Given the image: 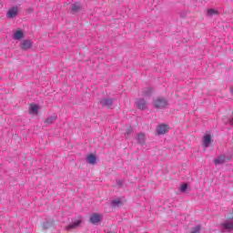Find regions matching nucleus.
Instances as JSON below:
<instances>
[{
  "mask_svg": "<svg viewBox=\"0 0 233 233\" xmlns=\"http://www.w3.org/2000/svg\"><path fill=\"white\" fill-rule=\"evenodd\" d=\"M23 37H25V33H23V30L18 29L16 30V32H15L14 39H16L17 41H19L20 39H23Z\"/></svg>",
  "mask_w": 233,
  "mask_h": 233,
  "instance_id": "10",
  "label": "nucleus"
},
{
  "mask_svg": "<svg viewBox=\"0 0 233 233\" xmlns=\"http://www.w3.org/2000/svg\"><path fill=\"white\" fill-rule=\"evenodd\" d=\"M169 128L170 127L168 125L159 124L157 127V134L158 136H163L164 134H167V132H168Z\"/></svg>",
  "mask_w": 233,
  "mask_h": 233,
  "instance_id": "2",
  "label": "nucleus"
},
{
  "mask_svg": "<svg viewBox=\"0 0 233 233\" xmlns=\"http://www.w3.org/2000/svg\"><path fill=\"white\" fill-rule=\"evenodd\" d=\"M37 112H39V106L31 104L29 106V114H37Z\"/></svg>",
  "mask_w": 233,
  "mask_h": 233,
  "instance_id": "11",
  "label": "nucleus"
},
{
  "mask_svg": "<svg viewBox=\"0 0 233 233\" xmlns=\"http://www.w3.org/2000/svg\"><path fill=\"white\" fill-rule=\"evenodd\" d=\"M100 103L103 106L110 108L113 105V100L111 98H104L100 101Z\"/></svg>",
  "mask_w": 233,
  "mask_h": 233,
  "instance_id": "8",
  "label": "nucleus"
},
{
  "mask_svg": "<svg viewBox=\"0 0 233 233\" xmlns=\"http://www.w3.org/2000/svg\"><path fill=\"white\" fill-rule=\"evenodd\" d=\"M111 205L113 208H117V207H121V205H123V202H121V199L116 198L111 201Z\"/></svg>",
  "mask_w": 233,
  "mask_h": 233,
  "instance_id": "13",
  "label": "nucleus"
},
{
  "mask_svg": "<svg viewBox=\"0 0 233 233\" xmlns=\"http://www.w3.org/2000/svg\"><path fill=\"white\" fill-rule=\"evenodd\" d=\"M73 12H79V10H81V6L77 5H74L72 7Z\"/></svg>",
  "mask_w": 233,
  "mask_h": 233,
  "instance_id": "21",
  "label": "nucleus"
},
{
  "mask_svg": "<svg viewBox=\"0 0 233 233\" xmlns=\"http://www.w3.org/2000/svg\"><path fill=\"white\" fill-rule=\"evenodd\" d=\"M212 137H210L209 134L204 136L203 137V147H205V148H208V147H210V143H212Z\"/></svg>",
  "mask_w": 233,
  "mask_h": 233,
  "instance_id": "6",
  "label": "nucleus"
},
{
  "mask_svg": "<svg viewBox=\"0 0 233 233\" xmlns=\"http://www.w3.org/2000/svg\"><path fill=\"white\" fill-rule=\"evenodd\" d=\"M216 14H218V11H216L215 9L208 10V15H216Z\"/></svg>",
  "mask_w": 233,
  "mask_h": 233,
  "instance_id": "19",
  "label": "nucleus"
},
{
  "mask_svg": "<svg viewBox=\"0 0 233 233\" xmlns=\"http://www.w3.org/2000/svg\"><path fill=\"white\" fill-rule=\"evenodd\" d=\"M145 138H146L145 134H143V133H139L137 137V139L138 143H140V145L145 144Z\"/></svg>",
  "mask_w": 233,
  "mask_h": 233,
  "instance_id": "14",
  "label": "nucleus"
},
{
  "mask_svg": "<svg viewBox=\"0 0 233 233\" xmlns=\"http://www.w3.org/2000/svg\"><path fill=\"white\" fill-rule=\"evenodd\" d=\"M22 50H30L32 48V42L30 40H24L21 42Z\"/></svg>",
  "mask_w": 233,
  "mask_h": 233,
  "instance_id": "7",
  "label": "nucleus"
},
{
  "mask_svg": "<svg viewBox=\"0 0 233 233\" xmlns=\"http://www.w3.org/2000/svg\"><path fill=\"white\" fill-rule=\"evenodd\" d=\"M80 225H81V219H77L75 222H73L72 224L66 226L65 229L67 231L74 230V229L77 228V227H79Z\"/></svg>",
  "mask_w": 233,
  "mask_h": 233,
  "instance_id": "4",
  "label": "nucleus"
},
{
  "mask_svg": "<svg viewBox=\"0 0 233 233\" xmlns=\"http://www.w3.org/2000/svg\"><path fill=\"white\" fill-rule=\"evenodd\" d=\"M187 188H188V184H183L180 187V192H187Z\"/></svg>",
  "mask_w": 233,
  "mask_h": 233,
  "instance_id": "20",
  "label": "nucleus"
},
{
  "mask_svg": "<svg viewBox=\"0 0 233 233\" xmlns=\"http://www.w3.org/2000/svg\"><path fill=\"white\" fill-rule=\"evenodd\" d=\"M152 94V88L146 87L143 89V96H150Z\"/></svg>",
  "mask_w": 233,
  "mask_h": 233,
  "instance_id": "18",
  "label": "nucleus"
},
{
  "mask_svg": "<svg viewBox=\"0 0 233 233\" xmlns=\"http://www.w3.org/2000/svg\"><path fill=\"white\" fill-rule=\"evenodd\" d=\"M154 106L157 110H161V108H167L168 106V101L164 97H158L154 100Z\"/></svg>",
  "mask_w": 233,
  "mask_h": 233,
  "instance_id": "1",
  "label": "nucleus"
},
{
  "mask_svg": "<svg viewBox=\"0 0 233 233\" xmlns=\"http://www.w3.org/2000/svg\"><path fill=\"white\" fill-rule=\"evenodd\" d=\"M96 157L94 154H90V155L87 156L86 162L89 165H96Z\"/></svg>",
  "mask_w": 233,
  "mask_h": 233,
  "instance_id": "12",
  "label": "nucleus"
},
{
  "mask_svg": "<svg viewBox=\"0 0 233 233\" xmlns=\"http://www.w3.org/2000/svg\"><path fill=\"white\" fill-rule=\"evenodd\" d=\"M222 227H224V228H226V230H232L233 223L232 222H227V223L222 224Z\"/></svg>",
  "mask_w": 233,
  "mask_h": 233,
  "instance_id": "16",
  "label": "nucleus"
},
{
  "mask_svg": "<svg viewBox=\"0 0 233 233\" xmlns=\"http://www.w3.org/2000/svg\"><path fill=\"white\" fill-rule=\"evenodd\" d=\"M56 119H57V116H50L48 118H46L44 123H46V125H52V123H54L56 121Z\"/></svg>",
  "mask_w": 233,
  "mask_h": 233,
  "instance_id": "15",
  "label": "nucleus"
},
{
  "mask_svg": "<svg viewBox=\"0 0 233 233\" xmlns=\"http://www.w3.org/2000/svg\"><path fill=\"white\" fill-rule=\"evenodd\" d=\"M225 163V157H219L218 158L215 159V165H221Z\"/></svg>",
  "mask_w": 233,
  "mask_h": 233,
  "instance_id": "17",
  "label": "nucleus"
},
{
  "mask_svg": "<svg viewBox=\"0 0 233 233\" xmlns=\"http://www.w3.org/2000/svg\"><path fill=\"white\" fill-rule=\"evenodd\" d=\"M136 105L138 110H145L147 108V100L143 98L137 99Z\"/></svg>",
  "mask_w": 233,
  "mask_h": 233,
  "instance_id": "5",
  "label": "nucleus"
},
{
  "mask_svg": "<svg viewBox=\"0 0 233 233\" xmlns=\"http://www.w3.org/2000/svg\"><path fill=\"white\" fill-rule=\"evenodd\" d=\"M126 134H132V127H127V131L126 132Z\"/></svg>",
  "mask_w": 233,
  "mask_h": 233,
  "instance_id": "23",
  "label": "nucleus"
},
{
  "mask_svg": "<svg viewBox=\"0 0 233 233\" xmlns=\"http://www.w3.org/2000/svg\"><path fill=\"white\" fill-rule=\"evenodd\" d=\"M101 221V215L99 214H93V216L90 217V222L93 223L94 225L99 223Z\"/></svg>",
  "mask_w": 233,
  "mask_h": 233,
  "instance_id": "9",
  "label": "nucleus"
},
{
  "mask_svg": "<svg viewBox=\"0 0 233 233\" xmlns=\"http://www.w3.org/2000/svg\"><path fill=\"white\" fill-rule=\"evenodd\" d=\"M200 230L201 228L199 226H197L191 233H199Z\"/></svg>",
  "mask_w": 233,
  "mask_h": 233,
  "instance_id": "22",
  "label": "nucleus"
},
{
  "mask_svg": "<svg viewBox=\"0 0 233 233\" xmlns=\"http://www.w3.org/2000/svg\"><path fill=\"white\" fill-rule=\"evenodd\" d=\"M17 14H19V8L17 6L12 7L7 11V17L14 19V17L17 16Z\"/></svg>",
  "mask_w": 233,
  "mask_h": 233,
  "instance_id": "3",
  "label": "nucleus"
}]
</instances>
